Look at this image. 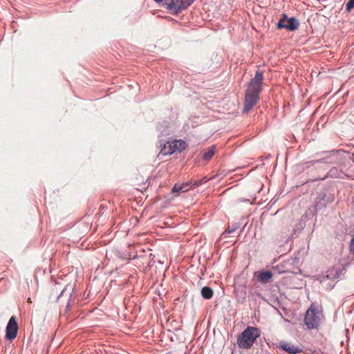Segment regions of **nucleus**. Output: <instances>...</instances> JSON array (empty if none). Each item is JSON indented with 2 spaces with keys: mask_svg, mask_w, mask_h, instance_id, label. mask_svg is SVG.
Wrapping results in <instances>:
<instances>
[{
  "mask_svg": "<svg viewBox=\"0 0 354 354\" xmlns=\"http://www.w3.org/2000/svg\"><path fill=\"white\" fill-rule=\"evenodd\" d=\"M263 73L260 70L256 71L255 76L250 80L245 91L243 113H248L257 104L262 90Z\"/></svg>",
  "mask_w": 354,
  "mask_h": 354,
  "instance_id": "nucleus-1",
  "label": "nucleus"
},
{
  "mask_svg": "<svg viewBox=\"0 0 354 354\" xmlns=\"http://www.w3.org/2000/svg\"><path fill=\"white\" fill-rule=\"evenodd\" d=\"M156 2L160 3L162 2L164 0H155Z\"/></svg>",
  "mask_w": 354,
  "mask_h": 354,
  "instance_id": "nucleus-24",
  "label": "nucleus"
},
{
  "mask_svg": "<svg viewBox=\"0 0 354 354\" xmlns=\"http://www.w3.org/2000/svg\"><path fill=\"white\" fill-rule=\"evenodd\" d=\"M236 230V227H234L232 229H230V227H228L223 233V234H232L233 233L235 230Z\"/></svg>",
  "mask_w": 354,
  "mask_h": 354,
  "instance_id": "nucleus-22",
  "label": "nucleus"
},
{
  "mask_svg": "<svg viewBox=\"0 0 354 354\" xmlns=\"http://www.w3.org/2000/svg\"><path fill=\"white\" fill-rule=\"evenodd\" d=\"M216 148V145H213L211 147L205 149L203 151L204 152H203V159L206 161L209 160L214 155Z\"/></svg>",
  "mask_w": 354,
  "mask_h": 354,
  "instance_id": "nucleus-16",
  "label": "nucleus"
},
{
  "mask_svg": "<svg viewBox=\"0 0 354 354\" xmlns=\"http://www.w3.org/2000/svg\"><path fill=\"white\" fill-rule=\"evenodd\" d=\"M66 291V287L64 288L62 291L61 292L59 293V295L57 296V301H59V299L64 295V292Z\"/></svg>",
  "mask_w": 354,
  "mask_h": 354,
  "instance_id": "nucleus-23",
  "label": "nucleus"
},
{
  "mask_svg": "<svg viewBox=\"0 0 354 354\" xmlns=\"http://www.w3.org/2000/svg\"><path fill=\"white\" fill-rule=\"evenodd\" d=\"M181 189H183V186H180V185L175 184L174 185V187H172L171 192L173 194L178 193L179 192H182Z\"/></svg>",
  "mask_w": 354,
  "mask_h": 354,
  "instance_id": "nucleus-19",
  "label": "nucleus"
},
{
  "mask_svg": "<svg viewBox=\"0 0 354 354\" xmlns=\"http://www.w3.org/2000/svg\"><path fill=\"white\" fill-rule=\"evenodd\" d=\"M195 0H171L168 3L167 8L174 11L175 14H178L183 10L186 9Z\"/></svg>",
  "mask_w": 354,
  "mask_h": 354,
  "instance_id": "nucleus-6",
  "label": "nucleus"
},
{
  "mask_svg": "<svg viewBox=\"0 0 354 354\" xmlns=\"http://www.w3.org/2000/svg\"><path fill=\"white\" fill-rule=\"evenodd\" d=\"M71 297H72V292H71V293L69 294L68 301L67 305H66V310H71Z\"/></svg>",
  "mask_w": 354,
  "mask_h": 354,
  "instance_id": "nucleus-21",
  "label": "nucleus"
},
{
  "mask_svg": "<svg viewBox=\"0 0 354 354\" xmlns=\"http://www.w3.org/2000/svg\"><path fill=\"white\" fill-rule=\"evenodd\" d=\"M255 275L257 277L258 281L263 284L272 281L273 274L270 270H262L255 272Z\"/></svg>",
  "mask_w": 354,
  "mask_h": 354,
  "instance_id": "nucleus-10",
  "label": "nucleus"
},
{
  "mask_svg": "<svg viewBox=\"0 0 354 354\" xmlns=\"http://www.w3.org/2000/svg\"><path fill=\"white\" fill-rule=\"evenodd\" d=\"M333 201V197H327L325 193H319L317 198V203L315 207L317 209H320L322 207H325L328 203Z\"/></svg>",
  "mask_w": 354,
  "mask_h": 354,
  "instance_id": "nucleus-11",
  "label": "nucleus"
},
{
  "mask_svg": "<svg viewBox=\"0 0 354 354\" xmlns=\"http://www.w3.org/2000/svg\"><path fill=\"white\" fill-rule=\"evenodd\" d=\"M321 313L312 306L307 310L304 322L308 328H316L321 321Z\"/></svg>",
  "mask_w": 354,
  "mask_h": 354,
  "instance_id": "nucleus-5",
  "label": "nucleus"
},
{
  "mask_svg": "<svg viewBox=\"0 0 354 354\" xmlns=\"http://www.w3.org/2000/svg\"><path fill=\"white\" fill-rule=\"evenodd\" d=\"M201 295L204 299H209L213 297V290L208 286H205L201 290Z\"/></svg>",
  "mask_w": 354,
  "mask_h": 354,
  "instance_id": "nucleus-17",
  "label": "nucleus"
},
{
  "mask_svg": "<svg viewBox=\"0 0 354 354\" xmlns=\"http://www.w3.org/2000/svg\"><path fill=\"white\" fill-rule=\"evenodd\" d=\"M160 145L161 147L160 153L164 156L171 155L174 153V150L172 149V145L171 143V140H168L167 142H160Z\"/></svg>",
  "mask_w": 354,
  "mask_h": 354,
  "instance_id": "nucleus-15",
  "label": "nucleus"
},
{
  "mask_svg": "<svg viewBox=\"0 0 354 354\" xmlns=\"http://www.w3.org/2000/svg\"><path fill=\"white\" fill-rule=\"evenodd\" d=\"M171 143L174 153L176 152H181L187 147V142L183 140H171Z\"/></svg>",
  "mask_w": 354,
  "mask_h": 354,
  "instance_id": "nucleus-12",
  "label": "nucleus"
},
{
  "mask_svg": "<svg viewBox=\"0 0 354 354\" xmlns=\"http://www.w3.org/2000/svg\"><path fill=\"white\" fill-rule=\"evenodd\" d=\"M315 169L317 170V175H313L312 174L308 172V174L312 176V178L309 180L310 181L315 182L316 180H323L328 177V175L324 174L326 170L325 169L317 167Z\"/></svg>",
  "mask_w": 354,
  "mask_h": 354,
  "instance_id": "nucleus-14",
  "label": "nucleus"
},
{
  "mask_svg": "<svg viewBox=\"0 0 354 354\" xmlns=\"http://www.w3.org/2000/svg\"><path fill=\"white\" fill-rule=\"evenodd\" d=\"M353 8H354V0H348L346 4V12H350Z\"/></svg>",
  "mask_w": 354,
  "mask_h": 354,
  "instance_id": "nucleus-18",
  "label": "nucleus"
},
{
  "mask_svg": "<svg viewBox=\"0 0 354 354\" xmlns=\"http://www.w3.org/2000/svg\"><path fill=\"white\" fill-rule=\"evenodd\" d=\"M208 180L206 178L201 179V180H190L189 182H187L185 183H183L180 185V186H183V189H181L183 192H187L191 188H195L199 186L203 183H206Z\"/></svg>",
  "mask_w": 354,
  "mask_h": 354,
  "instance_id": "nucleus-13",
  "label": "nucleus"
},
{
  "mask_svg": "<svg viewBox=\"0 0 354 354\" xmlns=\"http://www.w3.org/2000/svg\"><path fill=\"white\" fill-rule=\"evenodd\" d=\"M335 153L336 151L334 150L318 152L316 153V156H320V158L317 160H313L303 162L301 164V169L303 171L309 169L318 163L332 165L335 162V160L333 158V156Z\"/></svg>",
  "mask_w": 354,
  "mask_h": 354,
  "instance_id": "nucleus-3",
  "label": "nucleus"
},
{
  "mask_svg": "<svg viewBox=\"0 0 354 354\" xmlns=\"http://www.w3.org/2000/svg\"><path fill=\"white\" fill-rule=\"evenodd\" d=\"M278 348L286 351L288 354H299L303 352L302 348L299 346L285 341L280 342Z\"/></svg>",
  "mask_w": 354,
  "mask_h": 354,
  "instance_id": "nucleus-9",
  "label": "nucleus"
},
{
  "mask_svg": "<svg viewBox=\"0 0 354 354\" xmlns=\"http://www.w3.org/2000/svg\"><path fill=\"white\" fill-rule=\"evenodd\" d=\"M18 328L16 317L12 316L6 326V338L9 340L15 339L17 335Z\"/></svg>",
  "mask_w": 354,
  "mask_h": 354,
  "instance_id": "nucleus-7",
  "label": "nucleus"
},
{
  "mask_svg": "<svg viewBox=\"0 0 354 354\" xmlns=\"http://www.w3.org/2000/svg\"><path fill=\"white\" fill-rule=\"evenodd\" d=\"M349 248L351 253L354 255V236L351 240Z\"/></svg>",
  "mask_w": 354,
  "mask_h": 354,
  "instance_id": "nucleus-20",
  "label": "nucleus"
},
{
  "mask_svg": "<svg viewBox=\"0 0 354 354\" xmlns=\"http://www.w3.org/2000/svg\"><path fill=\"white\" fill-rule=\"evenodd\" d=\"M339 274L337 269L329 268L325 274L319 277L320 283L326 290H331L335 286V281L339 278Z\"/></svg>",
  "mask_w": 354,
  "mask_h": 354,
  "instance_id": "nucleus-4",
  "label": "nucleus"
},
{
  "mask_svg": "<svg viewBox=\"0 0 354 354\" xmlns=\"http://www.w3.org/2000/svg\"><path fill=\"white\" fill-rule=\"evenodd\" d=\"M299 23L295 18L291 17L289 19H287L285 15L277 24V28L279 29L286 28L288 30H295L297 29Z\"/></svg>",
  "mask_w": 354,
  "mask_h": 354,
  "instance_id": "nucleus-8",
  "label": "nucleus"
},
{
  "mask_svg": "<svg viewBox=\"0 0 354 354\" xmlns=\"http://www.w3.org/2000/svg\"><path fill=\"white\" fill-rule=\"evenodd\" d=\"M261 335L260 330L257 327L248 326L237 338V344L241 348L249 349L255 340Z\"/></svg>",
  "mask_w": 354,
  "mask_h": 354,
  "instance_id": "nucleus-2",
  "label": "nucleus"
}]
</instances>
